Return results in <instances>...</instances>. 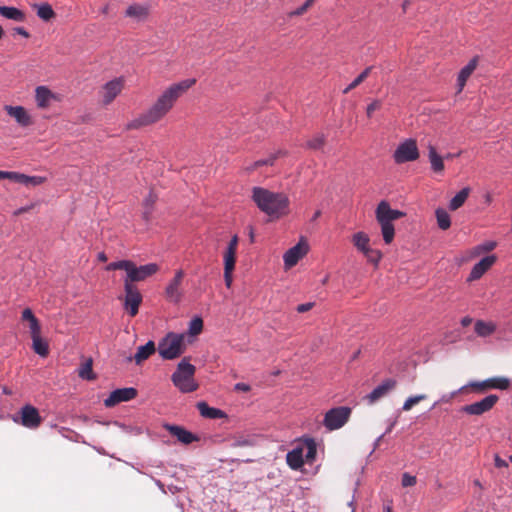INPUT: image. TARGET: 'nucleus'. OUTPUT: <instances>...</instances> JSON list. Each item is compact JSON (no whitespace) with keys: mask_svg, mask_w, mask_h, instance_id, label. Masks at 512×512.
Instances as JSON below:
<instances>
[{"mask_svg":"<svg viewBox=\"0 0 512 512\" xmlns=\"http://www.w3.org/2000/svg\"><path fill=\"white\" fill-rule=\"evenodd\" d=\"M45 181H46V178L43 176H38V175L29 176V175L23 174L20 184H23L27 187L28 186L35 187V186H39V185L43 184Z\"/></svg>","mask_w":512,"mask_h":512,"instance_id":"nucleus-39","label":"nucleus"},{"mask_svg":"<svg viewBox=\"0 0 512 512\" xmlns=\"http://www.w3.org/2000/svg\"><path fill=\"white\" fill-rule=\"evenodd\" d=\"M195 79H185L168 87L151 108L128 124L131 129H137L159 121L173 107L176 100L195 84Z\"/></svg>","mask_w":512,"mask_h":512,"instance_id":"nucleus-1","label":"nucleus"},{"mask_svg":"<svg viewBox=\"0 0 512 512\" xmlns=\"http://www.w3.org/2000/svg\"><path fill=\"white\" fill-rule=\"evenodd\" d=\"M495 255H488L483 257L478 263H476L468 276V281H474L480 279L483 274L496 262Z\"/></svg>","mask_w":512,"mask_h":512,"instance_id":"nucleus-16","label":"nucleus"},{"mask_svg":"<svg viewBox=\"0 0 512 512\" xmlns=\"http://www.w3.org/2000/svg\"><path fill=\"white\" fill-rule=\"evenodd\" d=\"M29 323H30L29 328H30V332H31V337L39 336L41 327H40L38 319L36 318Z\"/></svg>","mask_w":512,"mask_h":512,"instance_id":"nucleus-54","label":"nucleus"},{"mask_svg":"<svg viewBox=\"0 0 512 512\" xmlns=\"http://www.w3.org/2000/svg\"><path fill=\"white\" fill-rule=\"evenodd\" d=\"M113 424L120 427L127 434L140 435L142 433V429L137 426H127L118 421H114Z\"/></svg>","mask_w":512,"mask_h":512,"instance_id":"nucleus-50","label":"nucleus"},{"mask_svg":"<svg viewBox=\"0 0 512 512\" xmlns=\"http://www.w3.org/2000/svg\"><path fill=\"white\" fill-rule=\"evenodd\" d=\"M78 375L80 378H82L84 380H94L96 378V375L94 374V372L92 370V360L91 359H88L81 365V367L78 371Z\"/></svg>","mask_w":512,"mask_h":512,"instance_id":"nucleus-37","label":"nucleus"},{"mask_svg":"<svg viewBox=\"0 0 512 512\" xmlns=\"http://www.w3.org/2000/svg\"><path fill=\"white\" fill-rule=\"evenodd\" d=\"M308 245L305 242L300 241L290 249H288L284 256V264L290 268L297 264V262L307 253Z\"/></svg>","mask_w":512,"mask_h":512,"instance_id":"nucleus-15","label":"nucleus"},{"mask_svg":"<svg viewBox=\"0 0 512 512\" xmlns=\"http://www.w3.org/2000/svg\"><path fill=\"white\" fill-rule=\"evenodd\" d=\"M373 69V66H369L366 69H364L344 90L343 93L347 94L352 89L356 88L358 85H360L370 74L371 70Z\"/></svg>","mask_w":512,"mask_h":512,"instance_id":"nucleus-38","label":"nucleus"},{"mask_svg":"<svg viewBox=\"0 0 512 512\" xmlns=\"http://www.w3.org/2000/svg\"><path fill=\"white\" fill-rule=\"evenodd\" d=\"M498 400L499 397L497 395L490 394L480 401L463 406L462 411L469 415L479 416L491 410Z\"/></svg>","mask_w":512,"mask_h":512,"instance_id":"nucleus-10","label":"nucleus"},{"mask_svg":"<svg viewBox=\"0 0 512 512\" xmlns=\"http://www.w3.org/2000/svg\"><path fill=\"white\" fill-rule=\"evenodd\" d=\"M280 154V151L270 155L268 158L260 159L255 161L251 166L247 167V170L253 171L257 169L258 167L264 166V165H273L274 161L277 159L278 155Z\"/></svg>","mask_w":512,"mask_h":512,"instance_id":"nucleus-40","label":"nucleus"},{"mask_svg":"<svg viewBox=\"0 0 512 512\" xmlns=\"http://www.w3.org/2000/svg\"><path fill=\"white\" fill-rule=\"evenodd\" d=\"M32 348L41 357H46L49 354L48 343L40 335L32 337Z\"/></svg>","mask_w":512,"mask_h":512,"instance_id":"nucleus-31","label":"nucleus"},{"mask_svg":"<svg viewBox=\"0 0 512 512\" xmlns=\"http://www.w3.org/2000/svg\"><path fill=\"white\" fill-rule=\"evenodd\" d=\"M396 380L392 378H387L384 381H382L381 384L376 386L368 395L367 399L370 403H374L380 398L387 395L393 388L396 386Z\"/></svg>","mask_w":512,"mask_h":512,"instance_id":"nucleus-18","label":"nucleus"},{"mask_svg":"<svg viewBox=\"0 0 512 512\" xmlns=\"http://www.w3.org/2000/svg\"><path fill=\"white\" fill-rule=\"evenodd\" d=\"M466 387H468V385H464L462 386L461 388H459L458 390H455L451 393H447V394H443L439 400H437L436 402H434V404L432 405L431 409H434L435 407H437L439 404L441 403H449L458 393H460L462 390H464Z\"/></svg>","mask_w":512,"mask_h":512,"instance_id":"nucleus-46","label":"nucleus"},{"mask_svg":"<svg viewBox=\"0 0 512 512\" xmlns=\"http://www.w3.org/2000/svg\"><path fill=\"white\" fill-rule=\"evenodd\" d=\"M427 398L426 394H418L414 396H410L406 399L402 406V410L409 411L413 405L418 404L420 401L425 400Z\"/></svg>","mask_w":512,"mask_h":512,"instance_id":"nucleus-44","label":"nucleus"},{"mask_svg":"<svg viewBox=\"0 0 512 512\" xmlns=\"http://www.w3.org/2000/svg\"><path fill=\"white\" fill-rule=\"evenodd\" d=\"M234 390L241 391V392H248L251 390V387L249 384L239 382L234 385Z\"/></svg>","mask_w":512,"mask_h":512,"instance_id":"nucleus-60","label":"nucleus"},{"mask_svg":"<svg viewBox=\"0 0 512 512\" xmlns=\"http://www.w3.org/2000/svg\"><path fill=\"white\" fill-rule=\"evenodd\" d=\"M23 173L4 171L3 179H10L16 183H21Z\"/></svg>","mask_w":512,"mask_h":512,"instance_id":"nucleus-53","label":"nucleus"},{"mask_svg":"<svg viewBox=\"0 0 512 512\" xmlns=\"http://www.w3.org/2000/svg\"><path fill=\"white\" fill-rule=\"evenodd\" d=\"M123 78H115L111 81H108L103 89H104V95H103V103L104 104H110L117 95L121 92L123 88Z\"/></svg>","mask_w":512,"mask_h":512,"instance_id":"nucleus-17","label":"nucleus"},{"mask_svg":"<svg viewBox=\"0 0 512 512\" xmlns=\"http://www.w3.org/2000/svg\"><path fill=\"white\" fill-rule=\"evenodd\" d=\"M351 411V408L347 406L331 408L325 413L323 425L329 431L340 429L348 422Z\"/></svg>","mask_w":512,"mask_h":512,"instance_id":"nucleus-5","label":"nucleus"},{"mask_svg":"<svg viewBox=\"0 0 512 512\" xmlns=\"http://www.w3.org/2000/svg\"><path fill=\"white\" fill-rule=\"evenodd\" d=\"M313 306H314L313 302L302 303L296 307V311L298 313H305V312L309 311L310 309H312Z\"/></svg>","mask_w":512,"mask_h":512,"instance_id":"nucleus-57","label":"nucleus"},{"mask_svg":"<svg viewBox=\"0 0 512 512\" xmlns=\"http://www.w3.org/2000/svg\"><path fill=\"white\" fill-rule=\"evenodd\" d=\"M200 415L207 419H221L226 418V413L215 407H210L205 401H200L196 404Z\"/></svg>","mask_w":512,"mask_h":512,"instance_id":"nucleus-22","label":"nucleus"},{"mask_svg":"<svg viewBox=\"0 0 512 512\" xmlns=\"http://www.w3.org/2000/svg\"><path fill=\"white\" fill-rule=\"evenodd\" d=\"M183 278L184 271L179 269L167 284L165 288V297L170 303L179 304L182 301L184 297V292L181 288Z\"/></svg>","mask_w":512,"mask_h":512,"instance_id":"nucleus-9","label":"nucleus"},{"mask_svg":"<svg viewBox=\"0 0 512 512\" xmlns=\"http://www.w3.org/2000/svg\"><path fill=\"white\" fill-rule=\"evenodd\" d=\"M232 272L233 270H227V268H224V280H225V285L230 288L231 284H232Z\"/></svg>","mask_w":512,"mask_h":512,"instance_id":"nucleus-61","label":"nucleus"},{"mask_svg":"<svg viewBox=\"0 0 512 512\" xmlns=\"http://www.w3.org/2000/svg\"><path fill=\"white\" fill-rule=\"evenodd\" d=\"M479 246L476 245L474 247H472L471 249H469L467 252H466V259L467 260H470V259H473V258H476L478 257L479 255H481V251L479 250Z\"/></svg>","mask_w":512,"mask_h":512,"instance_id":"nucleus-55","label":"nucleus"},{"mask_svg":"<svg viewBox=\"0 0 512 512\" xmlns=\"http://www.w3.org/2000/svg\"><path fill=\"white\" fill-rule=\"evenodd\" d=\"M155 344L149 340L145 345L139 346L137 352L134 355V360L137 364H140L144 360L148 359L155 352Z\"/></svg>","mask_w":512,"mask_h":512,"instance_id":"nucleus-25","label":"nucleus"},{"mask_svg":"<svg viewBox=\"0 0 512 512\" xmlns=\"http://www.w3.org/2000/svg\"><path fill=\"white\" fill-rule=\"evenodd\" d=\"M22 319L31 322L36 319V317L30 308H26L22 312Z\"/></svg>","mask_w":512,"mask_h":512,"instance_id":"nucleus-58","label":"nucleus"},{"mask_svg":"<svg viewBox=\"0 0 512 512\" xmlns=\"http://www.w3.org/2000/svg\"><path fill=\"white\" fill-rule=\"evenodd\" d=\"M419 158V150L416 141L406 139L401 142L393 153V159L396 164L412 162Z\"/></svg>","mask_w":512,"mask_h":512,"instance_id":"nucleus-7","label":"nucleus"},{"mask_svg":"<svg viewBox=\"0 0 512 512\" xmlns=\"http://www.w3.org/2000/svg\"><path fill=\"white\" fill-rule=\"evenodd\" d=\"M438 227L447 230L451 226V219L448 212L443 208H437L435 211Z\"/></svg>","mask_w":512,"mask_h":512,"instance_id":"nucleus-33","label":"nucleus"},{"mask_svg":"<svg viewBox=\"0 0 512 512\" xmlns=\"http://www.w3.org/2000/svg\"><path fill=\"white\" fill-rule=\"evenodd\" d=\"M286 462L288 466L293 470H298L302 467L303 460V448L296 447L289 451L286 455Z\"/></svg>","mask_w":512,"mask_h":512,"instance_id":"nucleus-23","label":"nucleus"},{"mask_svg":"<svg viewBox=\"0 0 512 512\" xmlns=\"http://www.w3.org/2000/svg\"><path fill=\"white\" fill-rule=\"evenodd\" d=\"M470 193V189L465 187L461 189L449 202V209L455 211L459 209L467 200Z\"/></svg>","mask_w":512,"mask_h":512,"instance_id":"nucleus-29","label":"nucleus"},{"mask_svg":"<svg viewBox=\"0 0 512 512\" xmlns=\"http://www.w3.org/2000/svg\"><path fill=\"white\" fill-rule=\"evenodd\" d=\"M125 301L124 306L128 310L130 316L134 317L139 311L142 302V295L133 284L124 283Z\"/></svg>","mask_w":512,"mask_h":512,"instance_id":"nucleus-11","label":"nucleus"},{"mask_svg":"<svg viewBox=\"0 0 512 512\" xmlns=\"http://www.w3.org/2000/svg\"><path fill=\"white\" fill-rule=\"evenodd\" d=\"M237 244H238V237H237V235H234L231 238V240H230V242H229V244L227 246V250L236 251L237 250Z\"/></svg>","mask_w":512,"mask_h":512,"instance_id":"nucleus-62","label":"nucleus"},{"mask_svg":"<svg viewBox=\"0 0 512 512\" xmlns=\"http://www.w3.org/2000/svg\"><path fill=\"white\" fill-rule=\"evenodd\" d=\"M236 263V251L227 250L224 253V268L234 270Z\"/></svg>","mask_w":512,"mask_h":512,"instance_id":"nucleus-45","label":"nucleus"},{"mask_svg":"<svg viewBox=\"0 0 512 512\" xmlns=\"http://www.w3.org/2000/svg\"><path fill=\"white\" fill-rule=\"evenodd\" d=\"M163 428L167 430L171 435L175 436L177 440L182 444L189 445L192 442L199 440V437L196 434L186 430L182 426L165 423Z\"/></svg>","mask_w":512,"mask_h":512,"instance_id":"nucleus-14","label":"nucleus"},{"mask_svg":"<svg viewBox=\"0 0 512 512\" xmlns=\"http://www.w3.org/2000/svg\"><path fill=\"white\" fill-rule=\"evenodd\" d=\"M428 157L431 163V168L434 172H441L444 170L443 158L437 153L436 148L433 145L428 147Z\"/></svg>","mask_w":512,"mask_h":512,"instance_id":"nucleus-27","label":"nucleus"},{"mask_svg":"<svg viewBox=\"0 0 512 512\" xmlns=\"http://www.w3.org/2000/svg\"><path fill=\"white\" fill-rule=\"evenodd\" d=\"M158 271L156 263H148L137 267L133 261L130 262L124 283L132 284L133 282L143 281Z\"/></svg>","mask_w":512,"mask_h":512,"instance_id":"nucleus-8","label":"nucleus"},{"mask_svg":"<svg viewBox=\"0 0 512 512\" xmlns=\"http://www.w3.org/2000/svg\"><path fill=\"white\" fill-rule=\"evenodd\" d=\"M474 331L479 337H488L496 331V325L492 322L477 320L475 322Z\"/></svg>","mask_w":512,"mask_h":512,"instance_id":"nucleus-26","label":"nucleus"},{"mask_svg":"<svg viewBox=\"0 0 512 512\" xmlns=\"http://www.w3.org/2000/svg\"><path fill=\"white\" fill-rule=\"evenodd\" d=\"M58 97L46 86H38L35 90V100L39 108L45 109L50 106L52 100Z\"/></svg>","mask_w":512,"mask_h":512,"instance_id":"nucleus-21","label":"nucleus"},{"mask_svg":"<svg viewBox=\"0 0 512 512\" xmlns=\"http://www.w3.org/2000/svg\"><path fill=\"white\" fill-rule=\"evenodd\" d=\"M252 200L260 211L271 218H280L289 211V198L284 193L272 192L266 188L254 187Z\"/></svg>","mask_w":512,"mask_h":512,"instance_id":"nucleus-2","label":"nucleus"},{"mask_svg":"<svg viewBox=\"0 0 512 512\" xmlns=\"http://www.w3.org/2000/svg\"><path fill=\"white\" fill-rule=\"evenodd\" d=\"M469 387H476V388H495L500 390H506L510 386V381L508 378L505 377H494L490 379H486L482 382H476L472 381L468 384Z\"/></svg>","mask_w":512,"mask_h":512,"instance_id":"nucleus-19","label":"nucleus"},{"mask_svg":"<svg viewBox=\"0 0 512 512\" xmlns=\"http://www.w3.org/2000/svg\"><path fill=\"white\" fill-rule=\"evenodd\" d=\"M254 445V440L248 436H236L231 442L230 446L236 447H251Z\"/></svg>","mask_w":512,"mask_h":512,"instance_id":"nucleus-41","label":"nucleus"},{"mask_svg":"<svg viewBox=\"0 0 512 512\" xmlns=\"http://www.w3.org/2000/svg\"><path fill=\"white\" fill-rule=\"evenodd\" d=\"M352 242H353L354 246L357 248V250H359L362 253L370 247L369 246V242H370L369 236L366 233L361 232V231L357 232L353 235Z\"/></svg>","mask_w":512,"mask_h":512,"instance_id":"nucleus-32","label":"nucleus"},{"mask_svg":"<svg viewBox=\"0 0 512 512\" xmlns=\"http://www.w3.org/2000/svg\"><path fill=\"white\" fill-rule=\"evenodd\" d=\"M417 482V479L415 476L405 472L402 475L401 484L403 487H411L414 486Z\"/></svg>","mask_w":512,"mask_h":512,"instance_id":"nucleus-51","label":"nucleus"},{"mask_svg":"<svg viewBox=\"0 0 512 512\" xmlns=\"http://www.w3.org/2000/svg\"><path fill=\"white\" fill-rule=\"evenodd\" d=\"M381 106V103L380 101L378 100H374L372 103H370L368 106H367V109H366V113H367V116L368 117H371L372 113L379 109Z\"/></svg>","mask_w":512,"mask_h":512,"instance_id":"nucleus-56","label":"nucleus"},{"mask_svg":"<svg viewBox=\"0 0 512 512\" xmlns=\"http://www.w3.org/2000/svg\"><path fill=\"white\" fill-rule=\"evenodd\" d=\"M325 144V136L323 134H317L312 139L308 140L306 146L309 149L319 150Z\"/></svg>","mask_w":512,"mask_h":512,"instance_id":"nucleus-42","label":"nucleus"},{"mask_svg":"<svg viewBox=\"0 0 512 512\" xmlns=\"http://www.w3.org/2000/svg\"><path fill=\"white\" fill-rule=\"evenodd\" d=\"M184 335L169 332L158 344L159 355L164 360H173L185 351Z\"/></svg>","mask_w":512,"mask_h":512,"instance_id":"nucleus-4","label":"nucleus"},{"mask_svg":"<svg viewBox=\"0 0 512 512\" xmlns=\"http://www.w3.org/2000/svg\"><path fill=\"white\" fill-rule=\"evenodd\" d=\"M308 8H306V6L304 4H302L300 7H298L293 13L292 15H296V16H299V15H302Z\"/></svg>","mask_w":512,"mask_h":512,"instance_id":"nucleus-64","label":"nucleus"},{"mask_svg":"<svg viewBox=\"0 0 512 512\" xmlns=\"http://www.w3.org/2000/svg\"><path fill=\"white\" fill-rule=\"evenodd\" d=\"M203 329V320L202 318L196 316L189 323V333L192 336H196L202 332Z\"/></svg>","mask_w":512,"mask_h":512,"instance_id":"nucleus-43","label":"nucleus"},{"mask_svg":"<svg viewBox=\"0 0 512 512\" xmlns=\"http://www.w3.org/2000/svg\"><path fill=\"white\" fill-rule=\"evenodd\" d=\"M125 15L140 21L147 17L148 8L144 5L132 4L126 9Z\"/></svg>","mask_w":512,"mask_h":512,"instance_id":"nucleus-28","label":"nucleus"},{"mask_svg":"<svg viewBox=\"0 0 512 512\" xmlns=\"http://www.w3.org/2000/svg\"><path fill=\"white\" fill-rule=\"evenodd\" d=\"M13 422L17 424H21L22 426L29 428V429H35L40 426L42 422V418L39 414V411L37 408L30 404L24 405L21 409L19 414H15L12 416Z\"/></svg>","mask_w":512,"mask_h":512,"instance_id":"nucleus-6","label":"nucleus"},{"mask_svg":"<svg viewBox=\"0 0 512 512\" xmlns=\"http://www.w3.org/2000/svg\"><path fill=\"white\" fill-rule=\"evenodd\" d=\"M496 245L497 244L495 241H484L478 244L480 248L479 250L481 251L482 254L494 250L496 248Z\"/></svg>","mask_w":512,"mask_h":512,"instance_id":"nucleus-52","label":"nucleus"},{"mask_svg":"<svg viewBox=\"0 0 512 512\" xmlns=\"http://www.w3.org/2000/svg\"><path fill=\"white\" fill-rule=\"evenodd\" d=\"M5 110L20 126L27 127L32 124V119L24 107L7 105L5 106Z\"/></svg>","mask_w":512,"mask_h":512,"instance_id":"nucleus-20","label":"nucleus"},{"mask_svg":"<svg viewBox=\"0 0 512 512\" xmlns=\"http://www.w3.org/2000/svg\"><path fill=\"white\" fill-rule=\"evenodd\" d=\"M35 7L37 8V16L44 21H49L55 16L52 6L48 3H41L35 5Z\"/></svg>","mask_w":512,"mask_h":512,"instance_id":"nucleus-34","label":"nucleus"},{"mask_svg":"<svg viewBox=\"0 0 512 512\" xmlns=\"http://www.w3.org/2000/svg\"><path fill=\"white\" fill-rule=\"evenodd\" d=\"M131 260H119L109 263L106 266L107 271H114V270H124L127 272L128 267H130Z\"/></svg>","mask_w":512,"mask_h":512,"instance_id":"nucleus-48","label":"nucleus"},{"mask_svg":"<svg viewBox=\"0 0 512 512\" xmlns=\"http://www.w3.org/2000/svg\"><path fill=\"white\" fill-rule=\"evenodd\" d=\"M0 15L16 22H24L26 19L25 13L13 6H0Z\"/></svg>","mask_w":512,"mask_h":512,"instance_id":"nucleus-24","label":"nucleus"},{"mask_svg":"<svg viewBox=\"0 0 512 512\" xmlns=\"http://www.w3.org/2000/svg\"><path fill=\"white\" fill-rule=\"evenodd\" d=\"M304 445L306 448L305 458L308 462H313L317 454V445L313 438H305Z\"/></svg>","mask_w":512,"mask_h":512,"instance_id":"nucleus-35","label":"nucleus"},{"mask_svg":"<svg viewBox=\"0 0 512 512\" xmlns=\"http://www.w3.org/2000/svg\"><path fill=\"white\" fill-rule=\"evenodd\" d=\"M364 256L367 260L375 265H377L382 257V254L379 250L373 249L369 247L367 250L363 252Z\"/></svg>","mask_w":512,"mask_h":512,"instance_id":"nucleus-47","label":"nucleus"},{"mask_svg":"<svg viewBox=\"0 0 512 512\" xmlns=\"http://www.w3.org/2000/svg\"><path fill=\"white\" fill-rule=\"evenodd\" d=\"M155 202V196L150 192L149 196L144 200L145 210L143 212V217L145 220H149V217L152 213V207Z\"/></svg>","mask_w":512,"mask_h":512,"instance_id":"nucleus-49","label":"nucleus"},{"mask_svg":"<svg viewBox=\"0 0 512 512\" xmlns=\"http://www.w3.org/2000/svg\"><path fill=\"white\" fill-rule=\"evenodd\" d=\"M375 214L378 222L386 223H392L405 215V213L400 210L392 209L390 204L385 200H382L378 204Z\"/></svg>","mask_w":512,"mask_h":512,"instance_id":"nucleus-13","label":"nucleus"},{"mask_svg":"<svg viewBox=\"0 0 512 512\" xmlns=\"http://www.w3.org/2000/svg\"><path fill=\"white\" fill-rule=\"evenodd\" d=\"M137 394L138 391L134 387L118 388L112 391L109 397L104 400V405L111 408L121 402H127L134 399Z\"/></svg>","mask_w":512,"mask_h":512,"instance_id":"nucleus-12","label":"nucleus"},{"mask_svg":"<svg viewBox=\"0 0 512 512\" xmlns=\"http://www.w3.org/2000/svg\"><path fill=\"white\" fill-rule=\"evenodd\" d=\"M13 31L14 33L19 34L25 38L30 36L29 32L24 27H15Z\"/></svg>","mask_w":512,"mask_h":512,"instance_id":"nucleus-63","label":"nucleus"},{"mask_svg":"<svg viewBox=\"0 0 512 512\" xmlns=\"http://www.w3.org/2000/svg\"><path fill=\"white\" fill-rule=\"evenodd\" d=\"M475 67H476V64H475V61L473 60V61H470L466 66H464L460 70L458 77H457V85L459 87V91H461L463 89L467 79L469 78L471 73L474 71Z\"/></svg>","mask_w":512,"mask_h":512,"instance_id":"nucleus-30","label":"nucleus"},{"mask_svg":"<svg viewBox=\"0 0 512 512\" xmlns=\"http://www.w3.org/2000/svg\"><path fill=\"white\" fill-rule=\"evenodd\" d=\"M196 368L183 358L177 365L176 371L172 374L171 380L173 384L182 393H191L197 390L198 384L194 380Z\"/></svg>","mask_w":512,"mask_h":512,"instance_id":"nucleus-3","label":"nucleus"},{"mask_svg":"<svg viewBox=\"0 0 512 512\" xmlns=\"http://www.w3.org/2000/svg\"><path fill=\"white\" fill-rule=\"evenodd\" d=\"M494 464L497 468H506L508 467V463L506 460L502 459L498 454L494 456Z\"/></svg>","mask_w":512,"mask_h":512,"instance_id":"nucleus-59","label":"nucleus"},{"mask_svg":"<svg viewBox=\"0 0 512 512\" xmlns=\"http://www.w3.org/2000/svg\"><path fill=\"white\" fill-rule=\"evenodd\" d=\"M381 226V233L383 236V240L386 244H390L395 235V228L393 223H386V222H378Z\"/></svg>","mask_w":512,"mask_h":512,"instance_id":"nucleus-36","label":"nucleus"}]
</instances>
